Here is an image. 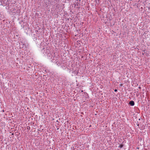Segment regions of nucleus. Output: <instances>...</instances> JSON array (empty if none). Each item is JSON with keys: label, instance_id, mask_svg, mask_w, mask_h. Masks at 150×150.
<instances>
[{"label": "nucleus", "instance_id": "20e7f679", "mask_svg": "<svg viewBox=\"0 0 150 150\" xmlns=\"http://www.w3.org/2000/svg\"><path fill=\"white\" fill-rule=\"evenodd\" d=\"M30 128V127H28V128H27V129H29Z\"/></svg>", "mask_w": 150, "mask_h": 150}, {"label": "nucleus", "instance_id": "7ed1b4c3", "mask_svg": "<svg viewBox=\"0 0 150 150\" xmlns=\"http://www.w3.org/2000/svg\"><path fill=\"white\" fill-rule=\"evenodd\" d=\"M117 89H115L114 90L115 92H117Z\"/></svg>", "mask_w": 150, "mask_h": 150}, {"label": "nucleus", "instance_id": "f03ea898", "mask_svg": "<svg viewBox=\"0 0 150 150\" xmlns=\"http://www.w3.org/2000/svg\"><path fill=\"white\" fill-rule=\"evenodd\" d=\"M123 145H120L119 146V147L122 148L123 147Z\"/></svg>", "mask_w": 150, "mask_h": 150}, {"label": "nucleus", "instance_id": "f257e3e1", "mask_svg": "<svg viewBox=\"0 0 150 150\" xmlns=\"http://www.w3.org/2000/svg\"><path fill=\"white\" fill-rule=\"evenodd\" d=\"M129 104L131 106H134V101L132 100L129 102Z\"/></svg>", "mask_w": 150, "mask_h": 150}, {"label": "nucleus", "instance_id": "39448f33", "mask_svg": "<svg viewBox=\"0 0 150 150\" xmlns=\"http://www.w3.org/2000/svg\"><path fill=\"white\" fill-rule=\"evenodd\" d=\"M23 47H24V46H23V47H22V48H23Z\"/></svg>", "mask_w": 150, "mask_h": 150}]
</instances>
